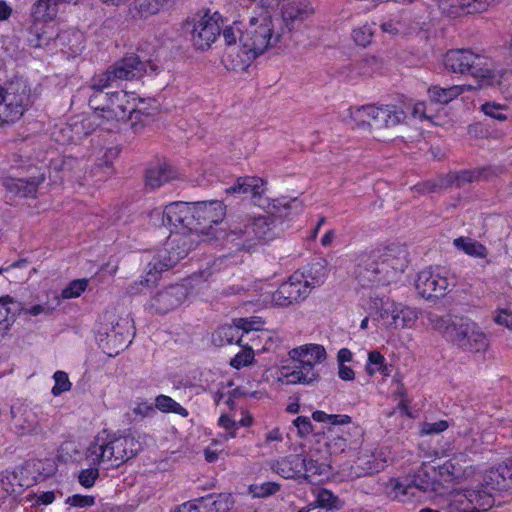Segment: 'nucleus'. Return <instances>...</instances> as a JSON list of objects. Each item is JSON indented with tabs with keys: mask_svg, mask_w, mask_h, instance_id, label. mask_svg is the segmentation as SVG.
Returning a JSON list of instances; mask_svg holds the SVG:
<instances>
[{
	"mask_svg": "<svg viewBox=\"0 0 512 512\" xmlns=\"http://www.w3.org/2000/svg\"><path fill=\"white\" fill-rule=\"evenodd\" d=\"M44 181V176L33 177L30 180L7 179L5 186L11 192L18 193L24 197L35 196L38 186Z\"/></svg>",
	"mask_w": 512,
	"mask_h": 512,
	"instance_id": "obj_34",
	"label": "nucleus"
},
{
	"mask_svg": "<svg viewBox=\"0 0 512 512\" xmlns=\"http://www.w3.org/2000/svg\"><path fill=\"white\" fill-rule=\"evenodd\" d=\"M420 316V311L414 307L386 301L378 310V319L387 330L412 329Z\"/></svg>",
	"mask_w": 512,
	"mask_h": 512,
	"instance_id": "obj_14",
	"label": "nucleus"
},
{
	"mask_svg": "<svg viewBox=\"0 0 512 512\" xmlns=\"http://www.w3.org/2000/svg\"><path fill=\"white\" fill-rule=\"evenodd\" d=\"M494 321L498 325L512 328V311L507 309H498L495 311Z\"/></svg>",
	"mask_w": 512,
	"mask_h": 512,
	"instance_id": "obj_64",
	"label": "nucleus"
},
{
	"mask_svg": "<svg viewBox=\"0 0 512 512\" xmlns=\"http://www.w3.org/2000/svg\"><path fill=\"white\" fill-rule=\"evenodd\" d=\"M327 445L330 452L334 454L342 453L350 447L348 439L343 435H336L332 437Z\"/></svg>",
	"mask_w": 512,
	"mask_h": 512,
	"instance_id": "obj_62",
	"label": "nucleus"
},
{
	"mask_svg": "<svg viewBox=\"0 0 512 512\" xmlns=\"http://www.w3.org/2000/svg\"><path fill=\"white\" fill-rule=\"evenodd\" d=\"M30 90L22 81L0 85V129L21 119L29 106Z\"/></svg>",
	"mask_w": 512,
	"mask_h": 512,
	"instance_id": "obj_10",
	"label": "nucleus"
},
{
	"mask_svg": "<svg viewBox=\"0 0 512 512\" xmlns=\"http://www.w3.org/2000/svg\"><path fill=\"white\" fill-rule=\"evenodd\" d=\"M312 419L319 423H328L334 426L346 425L351 423V417L345 414H328L322 410H316L312 413Z\"/></svg>",
	"mask_w": 512,
	"mask_h": 512,
	"instance_id": "obj_45",
	"label": "nucleus"
},
{
	"mask_svg": "<svg viewBox=\"0 0 512 512\" xmlns=\"http://www.w3.org/2000/svg\"><path fill=\"white\" fill-rule=\"evenodd\" d=\"M485 481L492 489L507 488L512 483V467H510L508 460L488 470Z\"/></svg>",
	"mask_w": 512,
	"mask_h": 512,
	"instance_id": "obj_31",
	"label": "nucleus"
},
{
	"mask_svg": "<svg viewBox=\"0 0 512 512\" xmlns=\"http://www.w3.org/2000/svg\"><path fill=\"white\" fill-rule=\"evenodd\" d=\"M186 297V288L183 285H174L152 297L149 306L157 313H167L178 307Z\"/></svg>",
	"mask_w": 512,
	"mask_h": 512,
	"instance_id": "obj_20",
	"label": "nucleus"
},
{
	"mask_svg": "<svg viewBox=\"0 0 512 512\" xmlns=\"http://www.w3.org/2000/svg\"><path fill=\"white\" fill-rule=\"evenodd\" d=\"M453 245L456 249L473 258L484 259L488 255L486 246L470 237H458L454 239Z\"/></svg>",
	"mask_w": 512,
	"mask_h": 512,
	"instance_id": "obj_35",
	"label": "nucleus"
},
{
	"mask_svg": "<svg viewBox=\"0 0 512 512\" xmlns=\"http://www.w3.org/2000/svg\"><path fill=\"white\" fill-rule=\"evenodd\" d=\"M446 70L455 74H469L477 81V88H487L493 77V65L481 54L467 48L448 50L443 58Z\"/></svg>",
	"mask_w": 512,
	"mask_h": 512,
	"instance_id": "obj_7",
	"label": "nucleus"
},
{
	"mask_svg": "<svg viewBox=\"0 0 512 512\" xmlns=\"http://www.w3.org/2000/svg\"><path fill=\"white\" fill-rule=\"evenodd\" d=\"M468 0H441L439 7L441 11L449 16L455 17L468 12Z\"/></svg>",
	"mask_w": 512,
	"mask_h": 512,
	"instance_id": "obj_47",
	"label": "nucleus"
},
{
	"mask_svg": "<svg viewBox=\"0 0 512 512\" xmlns=\"http://www.w3.org/2000/svg\"><path fill=\"white\" fill-rule=\"evenodd\" d=\"M115 81L113 75L108 68L105 72L94 75L90 81L89 88L92 91L91 95H96L98 93H103L105 88L111 87L115 85Z\"/></svg>",
	"mask_w": 512,
	"mask_h": 512,
	"instance_id": "obj_44",
	"label": "nucleus"
},
{
	"mask_svg": "<svg viewBox=\"0 0 512 512\" xmlns=\"http://www.w3.org/2000/svg\"><path fill=\"white\" fill-rule=\"evenodd\" d=\"M372 112V131L393 128L405 119L404 111L393 105H373Z\"/></svg>",
	"mask_w": 512,
	"mask_h": 512,
	"instance_id": "obj_22",
	"label": "nucleus"
},
{
	"mask_svg": "<svg viewBox=\"0 0 512 512\" xmlns=\"http://www.w3.org/2000/svg\"><path fill=\"white\" fill-rule=\"evenodd\" d=\"M12 303L9 296L0 297V334L5 332L12 321L13 315L8 304Z\"/></svg>",
	"mask_w": 512,
	"mask_h": 512,
	"instance_id": "obj_56",
	"label": "nucleus"
},
{
	"mask_svg": "<svg viewBox=\"0 0 512 512\" xmlns=\"http://www.w3.org/2000/svg\"><path fill=\"white\" fill-rule=\"evenodd\" d=\"M53 379L54 386L51 393L54 396H59L62 393L69 391L72 387L68 374L64 371H56L53 375Z\"/></svg>",
	"mask_w": 512,
	"mask_h": 512,
	"instance_id": "obj_54",
	"label": "nucleus"
},
{
	"mask_svg": "<svg viewBox=\"0 0 512 512\" xmlns=\"http://www.w3.org/2000/svg\"><path fill=\"white\" fill-rule=\"evenodd\" d=\"M430 320L434 329L464 351L480 352L488 347L486 333L468 317L445 315L436 316Z\"/></svg>",
	"mask_w": 512,
	"mask_h": 512,
	"instance_id": "obj_6",
	"label": "nucleus"
},
{
	"mask_svg": "<svg viewBox=\"0 0 512 512\" xmlns=\"http://www.w3.org/2000/svg\"><path fill=\"white\" fill-rule=\"evenodd\" d=\"M66 503L73 507H79V508L90 507V506L94 505L95 498L93 496L75 494V495L68 497L66 499Z\"/></svg>",
	"mask_w": 512,
	"mask_h": 512,
	"instance_id": "obj_63",
	"label": "nucleus"
},
{
	"mask_svg": "<svg viewBox=\"0 0 512 512\" xmlns=\"http://www.w3.org/2000/svg\"><path fill=\"white\" fill-rule=\"evenodd\" d=\"M284 33L281 20L259 7L247 18L234 21L223 29L226 48L222 62L229 70L244 71L259 56L278 47Z\"/></svg>",
	"mask_w": 512,
	"mask_h": 512,
	"instance_id": "obj_1",
	"label": "nucleus"
},
{
	"mask_svg": "<svg viewBox=\"0 0 512 512\" xmlns=\"http://www.w3.org/2000/svg\"><path fill=\"white\" fill-rule=\"evenodd\" d=\"M133 109L128 110V119L131 121V127L135 132L140 131L144 126L142 117H149L156 111V102L151 98H140L132 93Z\"/></svg>",
	"mask_w": 512,
	"mask_h": 512,
	"instance_id": "obj_23",
	"label": "nucleus"
},
{
	"mask_svg": "<svg viewBox=\"0 0 512 512\" xmlns=\"http://www.w3.org/2000/svg\"><path fill=\"white\" fill-rule=\"evenodd\" d=\"M88 284L89 281L86 278L73 280L61 291L58 298L60 301L78 298L87 289Z\"/></svg>",
	"mask_w": 512,
	"mask_h": 512,
	"instance_id": "obj_48",
	"label": "nucleus"
},
{
	"mask_svg": "<svg viewBox=\"0 0 512 512\" xmlns=\"http://www.w3.org/2000/svg\"><path fill=\"white\" fill-rule=\"evenodd\" d=\"M311 291L312 287L304 277V273L295 272L271 294V304L286 307L304 300Z\"/></svg>",
	"mask_w": 512,
	"mask_h": 512,
	"instance_id": "obj_15",
	"label": "nucleus"
},
{
	"mask_svg": "<svg viewBox=\"0 0 512 512\" xmlns=\"http://www.w3.org/2000/svg\"><path fill=\"white\" fill-rule=\"evenodd\" d=\"M212 341L217 346H225L232 343L242 345V335H239L235 324L220 326L213 334Z\"/></svg>",
	"mask_w": 512,
	"mask_h": 512,
	"instance_id": "obj_37",
	"label": "nucleus"
},
{
	"mask_svg": "<svg viewBox=\"0 0 512 512\" xmlns=\"http://www.w3.org/2000/svg\"><path fill=\"white\" fill-rule=\"evenodd\" d=\"M416 488L422 492H427L434 489V481L428 471L427 467L422 466L415 473L413 480L408 485L396 483L394 486L395 497L400 501H406V496L409 490Z\"/></svg>",
	"mask_w": 512,
	"mask_h": 512,
	"instance_id": "obj_24",
	"label": "nucleus"
},
{
	"mask_svg": "<svg viewBox=\"0 0 512 512\" xmlns=\"http://www.w3.org/2000/svg\"><path fill=\"white\" fill-rule=\"evenodd\" d=\"M200 504L206 512H228L233 505V500L229 494H211L202 498Z\"/></svg>",
	"mask_w": 512,
	"mask_h": 512,
	"instance_id": "obj_36",
	"label": "nucleus"
},
{
	"mask_svg": "<svg viewBox=\"0 0 512 512\" xmlns=\"http://www.w3.org/2000/svg\"><path fill=\"white\" fill-rule=\"evenodd\" d=\"M269 216L244 213L237 216L231 225V235L242 240V247L251 249L276 236V217L284 218L302 210L298 199H275L269 205Z\"/></svg>",
	"mask_w": 512,
	"mask_h": 512,
	"instance_id": "obj_3",
	"label": "nucleus"
},
{
	"mask_svg": "<svg viewBox=\"0 0 512 512\" xmlns=\"http://www.w3.org/2000/svg\"><path fill=\"white\" fill-rule=\"evenodd\" d=\"M481 111L488 117L500 122L507 120V106L496 102H486L482 104Z\"/></svg>",
	"mask_w": 512,
	"mask_h": 512,
	"instance_id": "obj_51",
	"label": "nucleus"
},
{
	"mask_svg": "<svg viewBox=\"0 0 512 512\" xmlns=\"http://www.w3.org/2000/svg\"><path fill=\"white\" fill-rule=\"evenodd\" d=\"M372 262L370 264L369 272L373 274L372 281L379 285H388L395 280H385L386 274L385 270L390 269L391 265L385 260H374L371 259Z\"/></svg>",
	"mask_w": 512,
	"mask_h": 512,
	"instance_id": "obj_46",
	"label": "nucleus"
},
{
	"mask_svg": "<svg viewBox=\"0 0 512 512\" xmlns=\"http://www.w3.org/2000/svg\"><path fill=\"white\" fill-rule=\"evenodd\" d=\"M488 87L497 88L505 99L512 101V71H496L493 69V77Z\"/></svg>",
	"mask_w": 512,
	"mask_h": 512,
	"instance_id": "obj_38",
	"label": "nucleus"
},
{
	"mask_svg": "<svg viewBox=\"0 0 512 512\" xmlns=\"http://www.w3.org/2000/svg\"><path fill=\"white\" fill-rule=\"evenodd\" d=\"M303 464V457L301 455H289L272 461L270 468L274 473L284 479H295L299 481Z\"/></svg>",
	"mask_w": 512,
	"mask_h": 512,
	"instance_id": "obj_25",
	"label": "nucleus"
},
{
	"mask_svg": "<svg viewBox=\"0 0 512 512\" xmlns=\"http://www.w3.org/2000/svg\"><path fill=\"white\" fill-rule=\"evenodd\" d=\"M291 364H282L269 370L273 384L277 386H312L320 380L319 366L327 359L323 345L308 343L297 346L288 352Z\"/></svg>",
	"mask_w": 512,
	"mask_h": 512,
	"instance_id": "obj_4",
	"label": "nucleus"
},
{
	"mask_svg": "<svg viewBox=\"0 0 512 512\" xmlns=\"http://www.w3.org/2000/svg\"><path fill=\"white\" fill-rule=\"evenodd\" d=\"M54 305H50L49 303L45 304H35L29 307L23 308V312L29 316H38L40 314H44L46 316L51 315L57 306L60 305V299L57 297L54 298Z\"/></svg>",
	"mask_w": 512,
	"mask_h": 512,
	"instance_id": "obj_57",
	"label": "nucleus"
},
{
	"mask_svg": "<svg viewBox=\"0 0 512 512\" xmlns=\"http://www.w3.org/2000/svg\"><path fill=\"white\" fill-rule=\"evenodd\" d=\"M280 490V485L276 482H265L261 484L251 485L250 492L253 497L266 498L276 494Z\"/></svg>",
	"mask_w": 512,
	"mask_h": 512,
	"instance_id": "obj_53",
	"label": "nucleus"
},
{
	"mask_svg": "<svg viewBox=\"0 0 512 512\" xmlns=\"http://www.w3.org/2000/svg\"><path fill=\"white\" fill-rule=\"evenodd\" d=\"M366 371L371 376L376 373H382L385 376L390 374V370L385 363L384 356L378 351L369 352Z\"/></svg>",
	"mask_w": 512,
	"mask_h": 512,
	"instance_id": "obj_43",
	"label": "nucleus"
},
{
	"mask_svg": "<svg viewBox=\"0 0 512 512\" xmlns=\"http://www.w3.org/2000/svg\"><path fill=\"white\" fill-rule=\"evenodd\" d=\"M141 449L140 435L136 432L115 435L102 430L90 442L84 455L91 465L115 469L135 457Z\"/></svg>",
	"mask_w": 512,
	"mask_h": 512,
	"instance_id": "obj_5",
	"label": "nucleus"
},
{
	"mask_svg": "<svg viewBox=\"0 0 512 512\" xmlns=\"http://www.w3.org/2000/svg\"><path fill=\"white\" fill-rule=\"evenodd\" d=\"M15 479L16 477L11 473L0 474V500H4L15 493Z\"/></svg>",
	"mask_w": 512,
	"mask_h": 512,
	"instance_id": "obj_59",
	"label": "nucleus"
},
{
	"mask_svg": "<svg viewBox=\"0 0 512 512\" xmlns=\"http://www.w3.org/2000/svg\"><path fill=\"white\" fill-rule=\"evenodd\" d=\"M372 110L373 105L371 104L350 107L343 113L342 119L353 128L372 131Z\"/></svg>",
	"mask_w": 512,
	"mask_h": 512,
	"instance_id": "obj_26",
	"label": "nucleus"
},
{
	"mask_svg": "<svg viewBox=\"0 0 512 512\" xmlns=\"http://www.w3.org/2000/svg\"><path fill=\"white\" fill-rule=\"evenodd\" d=\"M58 0H36L31 8V17L35 23L54 21L59 13Z\"/></svg>",
	"mask_w": 512,
	"mask_h": 512,
	"instance_id": "obj_30",
	"label": "nucleus"
},
{
	"mask_svg": "<svg viewBox=\"0 0 512 512\" xmlns=\"http://www.w3.org/2000/svg\"><path fill=\"white\" fill-rule=\"evenodd\" d=\"M233 323L237 327L238 333L242 331V335L248 334L251 331H259L264 325V321L258 316L237 318L233 320Z\"/></svg>",
	"mask_w": 512,
	"mask_h": 512,
	"instance_id": "obj_50",
	"label": "nucleus"
},
{
	"mask_svg": "<svg viewBox=\"0 0 512 512\" xmlns=\"http://www.w3.org/2000/svg\"><path fill=\"white\" fill-rule=\"evenodd\" d=\"M99 466L93 465L92 467L82 469L78 474V482L84 488H91L94 486L96 480L99 478Z\"/></svg>",
	"mask_w": 512,
	"mask_h": 512,
	"instance_id": "obj_58",
	"label": "nucleus"
},
{
	"mask_svg": "<svg viewBox=\"0 0 512 512\" xmlns=\"http://www.w3.org/2000/svg\"><path fill=\"white\" fill-rule=\"evenodd\" d=\"M176 178V172L172 166L166 163L151 165L145 174V184L151 189H157Z\"/></svg>",
	"mask_w": 512,
	"mask_h": 512,
	"instance_id": "obj_27",
	"label": "nucleus"
},
{
	"mask_svg": "<svg viewBox=\"0 0 512 512\" xmlns=\"http://www.w3.org/2000/svg\"><path fill=\"white\" fill-rule=\"evenodd\" d=\"M370 258L374 260H385L390 263V269L385 270V280H397L408 264L406 248L397 244H391L373 250Z\"/></svg>",
	"mask_w": 512,
	"mask_h": 512,
	"instance_id": "obj_18",
	"label": "nucleus"
},
{
	"mask_svg": "<svg viewBox=\"0 0 512 512\" xmlns=\"http://www.w3.org/2000/svg\"><path fill=\"white\" fill-rule=\"evenodd\" d=\"M11 429L20 437L36 436L44 433L38 415L33 408L25 404L11 407Z\"/></svg>",
	"mask_w": 512,
	"mask_h": 512,
	"instance_id": "obj_17",
	"label": "nucleus"
},
{
	"mask_svg": "<svg viewBox=\"0 0 512 512\" xmlns=\"http://www.w3.org/2000/svg\"><path fill=\"white\" fill-rule=\"evenodd\" d=\"M264 181L259 177L245 176L239 177L236 182L226 189L228 194L260 196L264 192Z\"/></svg>",
	"mask_w": 512,
	"mask_h": 512,
	"instance_id": "obj_28",
	"label": "nucleus"
},
{
	"mask_svg": "<svg viewBox=\"0 0 512 512\" xmlns=\"http://www.w3.org/2000/svg\"><path fill=\"white\" fill-rule=\"evenodd\" d=\"M149 217L155 226L182 227L188 230L187 233H191L194 222L192 203L187 202H173L165 207L154 208L150 211Z\"/></svg>",
	"mask_w": 512,
	"mask_h": 512,
	"instance_id": "obj_13",
	"label": "nucleus"
},
{
	"mask_svg": "<svg viewBox=\"0 0 512 512\" xmlns=\"http://www.w3.org/2000/svg\"><path fill=\"white\" fill-rule=\"evenodd\" d=\"M155 407L164 413H175L182 417L188 416L186 408L181 406L178 402L166 395H159L155 399Z\"/></svg>",
	"mask_w": 512,
	"mask_h": 512,
	"instance_id": "obj_42",
	"label": "nucleus"
},
{
	"mask_svg": "<svg viewBox=\"0 0 512 512\" xmlns=\"http://www.w3.org/2000/svg\"><path fill=\"white\" fill-rule=\"evenodd\" d=\"M316 505L321 508L339 510L342 503L331 491L327 489H319L316 491Z\"/></svg>",
	"mask_w": 512,
	"mask_h": 512,
	"instance_id": "obj_49",
	"label": "nucleus"
},
{
	"mask_svg": "<svg viewBox=\"0 0 512 512\" xmlns=\"http://www.w3.org/2000/svg\"><path fill=\"white\" fill-rule=\"evenodd\" d=\"M449 423L446 420H439L436 422H423L420 426L421 435H434L440 434L447 430Z\"/></svg>",
	"mask_w": 512,
	"mask_h": 512,
	"instance_id": "obj_60",
	"label": "nucleus"
},
{
	"mask_svg": "<svg viewBox=\"0 0 512 512\" xmlns=\"http://www.w3.org/2000/svg\"><path fill=\"white\" fill-rule=\"evenodd\" d=\"M303 463L299 482L316 485L322 482L323 478L327 476L326 465L319 463L312 458L305 457H303Z\"/></svg>",
	"mask_w": 512,
	"mask_h": 512,
	"instance_id": "obj_33",
	"label": "nucleus"
},
{
	"mask_svg": "<svg viewBox=\"0 0 512 512\" xmlns=\"http://www.w3.org/2000/svg\"><path fill=\"white\" fill-rule=\"evenodd\" d=\"M374 32L371 26L363 25L361 27H357L352 31V38L354 42L358 46L366 47L368 46L373 38Z\"/></svg>",
	"mask_w": 512,
	"mask_h": 512,
	"instance_id": "obj_55",
	"label": "nucleus"
},
{
	"mask_svg": "<svg viewBox=\"0 0 512 512\" xmlns=\"http://www.w3.org/2000/svg\"><path fill=\"white\" fill-rule=\"evenodd\" d=\"M492 506L493 497L477 490L452 491L441 503L445 512H485Z\"/></svg>",
	"mask_w": 512,
	"mask_h": 512,
	"instance_id": "obj_12",
	"label": "nucleus"
},
{
	"mask_svg": "<svg viewBox=\"0 0 512 512\" xmlns=\"http://www.w3.org/2000/svg\"><path fill=\"white\" fill-rule=\"evenodd\" d=\"M222 24V16L218 12L205 10L188 17L183 27L189 34L193 47L206 51L218 39Z\"/></svg>",
	"mask_w": 512,
	"mask_h": 512,
	"instance_id": "obj_9",
	"label": "nucleus"
},
{
	"mask_svg": "<svg viewBox=\"0 0 512 512\" xmlns=\"http://www.w3.org/2000/svg\"><path fill=\"white\" fill-rule=\"evenodd\" d=\"M313 13L307 0H288L282 8L283 21L287 24L302 21Z\"/></svg>",
	"mask_w": 512,
	"mask_h": 512,
	"instance_id": "obj_29",
	"label": "nucleus"
},
{
	"mask_svg": "<svg viewBox=\"0 0 512 512\" xmlns=\"http://www.w3.org/2000/svg\"><path fill=\"white\" fill-rule=\"evenodd\" d=\"M132 92L124 90L90 95L89 105L93 114L86 119L89 123L102 125L104 122H119L128 119V110L133 109Z\"/></svg>",
	"mask_w": 512,
	"mask_h": 512,
	"instance_id": "obj_8",
	"label": "nucleus"
},
{
	"mask_svg": "<svg viewBox=\"0 0 512 512\" xmlns=\"http://www.w3.org/2000/svg\"><path fill=\"white\" fill-rule=\"evenodd\" d=\"M490 175V169L486 168L451 172L447 175L439 176L435 181H428L424 183L423 187L425 191L428 192H435L439 189H445L449 187L459 188L468 183L488 179Z\"/></svg>",
	"mask_w": 512,
	"mask_h": 512,
	"instance_id": "obj_16",
	"label": "nucleus"
},
{
	"mask_svg": "<svg viewBox=\"0 0 512 512\" xmlns=\"http://www.w3.org/2000/svg\"><path fill=\"white\" fill-rule=\"evenodd\" d=\"M437 472L446 482L462 483L472 479L476 470L468 463L466 455L460 453L439 465Z\"/></svg>",
	"mask_w": 512,
	"mask_h": 512,
	"instance_id": "obj_19",
	"label": "nucleus"
},
{
	"mask_svg": "<svg viewBox=\"0 0 512 512\" xmlns=\"http://www.w3.org/2000/svg\"><path fill=\"white\" fill-rule=\"evenodd\" d=\"M193 220L191 233L183 232L174 239L177 243L176 256L170 257L168 262L158 265L157 261L150 263L146 278L134 282L128 291L137 294L143 291V287L154 285L158 281L159 273L174 266L180 258H183L199 242L206 241L215 236L214 226L222 222L225 216V207L220 201H203L192 203Z\"/></svg>",
	"mask_w": 512,
	"mask_h": 512,
	"instance_id": "obj_2",
	"label": "nucleus"
},
{
	"mask_svg": "<svg viewBox=\"0 0 512 512\" xmlns=\"http://www.w3.org/2000/svg\"><path fill=\"white\" fill-rule=\"evenodd\" d=\"M254 359L255 354L253 349L251 347H245L230 360V365L235 369H241L253 364Z\"/></svg>",
	"mask_w": 512,
	"mask_h": 512,
	"instance_id": "obj_52",
	"label": "nucleus"
},
{
	"mask_svg": "<svg viewBox=\"0 0 512 512\" xmlns=\"http://www.w3.org/2000/svg\"><path fill=\"white\" fill-rule=\"evenodd\" d=\"M456 276L441 267L428 268L418 273L415 287L424 298L441 297L456 286Z\"/></svg>",
	"mask_w": 512,
	"mask_h": 512,
	"instance_id": "obj_11",
	"label": "nucleus"
},
{
	"mask_svg": "<svg viewBox=\"0 0 512 512\" xmlns=\"http://www.w3.org/2000/svg\"><path fill=\"white\" fill-rule=\"evenodd\" d=\"M170 0H134L132 11L140 17H148L158 13Z\"/></svg>",
	"mask_w": 512,
	"mask_h": 512,
	"instance_id": "obj_39",
	"label": "nucleus"
},
{
	"mask_svg": "<svg viewBox=\"0 0 512 512\" xmlns=\"http://www.w3.org/2000/svg\"><path fill=\"white\" fill-rule=\"evenodd\" d=\"M459 90L460 89L455 88V86L447 88L433 86L428 89V95L432 102L447 104L459 96Z\"/></svg>",
	"mask_w": 512,
	"mask_h": 512,
	"instance_id": "obj_40",
	"label": "nucleus"
},
{
	"mask_svg": "<svg viewBox=\"0 0 512 512\" xmlns=\"http://www.w3.org/2000/svg\"><path fill=\"white\" fill-rule=\"evenodd\" d=\"M302 273H304V277L313 289L316 286H320L322 283H324L327 276V269L324 262L318 261L311 264Z\"/></svg>",
	"mask_w": 512,
	"mask_h": 512,
	"instance_id": "obj_41",
	"label": "nucleus"
},
{
	"mask_svg": "<svg viewBox=\"0 0 512 512\" xmlns=\"http://www.w3.org/2000/svg\"><path fill=\"white\" fill-rule=\"evenodd\" d=\"M293 425L297 429L299 437L304 438L313 432V425L310 419L306 416H299L293 420Z\"/></svg>",
	"mask_w": 512,
	"mask_h": 512,
	"instance_id": "obj_61",
	"label": "nucleus"
},
{
	"mask_svg": "<svg viewBox=\"0 0 512 512\" xmlns=\"http://www.w3.org/2000/svg\"><path fill=\"white\" fill-rule=\"evenodd\" d=\"M115 83L125 80H133L141 77L146 72V63L139 56L130 55L109 67Z\"/></svg>",
	"mask_w": 512,
	"mask_h": 512,
	"instance_id": "obj_21",
	"label": "nucleus"
},
{
	"mask_svg": "<svg viewBox=\"0 0 512 512\" xmlns=\"http://www.w3.org/2000/svg\"><path fill=\"white\" fill-rule=\"evenodd\" d=\"M383 33L389 36H408L415 32L416 27L412 25L410 18L406 16H395L385 19L380 24Z\"/></svg>",
	"mask_w": 512,
	"mask_h": 512,
	"instance_id": "obj_32",
	"label": "nucleus"
}]
</instances>
